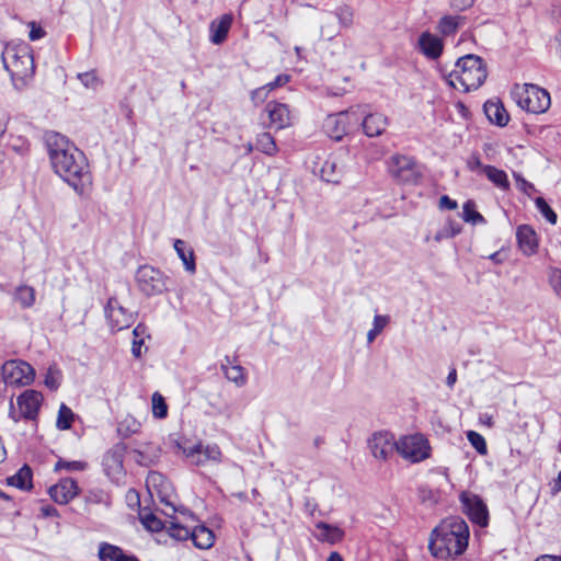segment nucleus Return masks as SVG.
Returning a JSON list of instances; mask_svg holds the SVG:
<instances>
[{"label":"nucleus","instance_id":"4","mask_svg":"<svg viewBox=\"0 0 561 561\" xmlns=\"http://www.w3.org/2000/svg\"><path fill=\"white\" fill-rule=\"evenodd\" d=\"M488 77L484 60L473 54L458 58L454 70L445 76L449 85L455 89H462L465 92L477 90Z\"/></svg>","mask_w":561,"mask_h":561},{"label":"nucleus","instance_id":"34","mask_svg":"<svg viewBox=\"0 0 561 561\" xmlns=\"http://www.w3.org/2000/svg\"><path fill=\"white\" fill-rule=\"evenodd\" d=\"M14 298L22 308H31L35 302V290L31 286H19L15 290Z\"/></svg>","mask_w":561,"mask_h":561},{"label":"nucleus","instance_id":"7","mask_svg":"<svg viewBox=\"0 0 561 561\" xmlns=\"http://www.w3.org/2000/svg\"><path fill=\"white\" fill-rule=\"evenodd\" d=\"M430 445L423 435H410L397 442V451L412 462H419L430 457Z\"/></svg>","mask_w":561,"mask_h":561},{"label":"nucleus","instance_id":"25","mask_svg":"<svg viewBox=\"0 0 561 561\" xmlns=\"http://www.w3.org/2000/svg\"><path fill=\"white\" fill-rule=\"evenodd\" d=\"M32 479V468L28 465H23L15 474L7 478V484L22 491H30L33 488Z\"/></svg>","mask_w":561,"mask_h":561},{"label":"nucleus","instance_id":"48","mask_svg":"<svg viewBox=\"0 0 561 561\" xmlns=\"http://www.w3.org/2000/svg\"><path fill=\"white\" fill-rule=\"evenodd\" d=\"M78 79L88 89H96L100 80L94 71L78 73Z\"/></svg>","mask_w":561,"mask_h":561},{"label":"nucleus","instance_id":"33","mask_svg":"<svg viewBox=\"0 0 561 561\" xmlns=\"http://www.w3.org/2000/svg\"><path fill=\"white\" fill-rule=\"evenodd\" d=\"M141 424L133 416H126L117 425V434L122 438L137 434L140 431Z\"/></svg>","mask_w":561,"mask_h":561},{"label":"nucleus","instance_id":"32","mask_svg":"<svg viewBox=\"0 0 561 561\" xmlns=\"http://www.w3.org/2000/svg\"><path fill=\"white\" fill-rule=\"evenodd\" d=\"M133 334H134V340H133V345H131V353L136 358H139L141 356V346L145 343L144 337L150 336L148 333L147 325L144 323H138L134 328Z\"/></svg>","mask_w":561,"mask_h":561},{"label":"nucleus","instance_id":"35","mask_svg":"<svg viewBox=\"0 0 561 561\" xmlns=\"http://www.w3.org/2000/svg\"><path fill=\"white\" fill-rule=\"evenodd\" d=\"M75 420V413L65 403H61L58 410L56 427L60 431H67L71 428Z\"/></svg>","mask_w":561,"mask_h":561},{"label":"nucleus","instance_id":"37","mask_svg":"<svg viewBox=\"0 0 561 561\" xmlns=\"http://www.w3.org/2000/svg\"><path fill=\"white\" fill-rule=\"evenodd\" d=\"M139 516L144 527L152 533L161 531L167 527V525L152 512H140Z\"/></svg>","mask_w":561,"mask_h":561},{"label":"nucleus","instance_id":"12","mask_svg":"<svg viewBox=\"0 0 561 561\" xmlns=\"http://www.w3.org/2000/svg\"><path fill=\"white\" fill-rule=\"evenodd\" d=\"M3 374L9 382L30 385L35 377L34 368L23 360H11L3 365Z\"/></svg>","mask_w":561,"mask_h":561},{"label":"nucleus","instance_id":"47","mask_svg":"<svg viewBox=\"0 0 561 561\" xmlns=\"http://www.w3.org/2000/svg\"><path fill=\"white\" fill-rule=\"evenodd\" d=\"M389 318L387 316L376 314L374 318V328L370 329L367 333V342L373 343L376 336L383 330L387 325Z\"/></svg>","mask_w":561,"mask_h":561},{"label":"nucleus","instance_id":"62","mask_svg":"<svg viewBox=\"0 0 561 561\" xmlns=\"http://www.w3.org/2000/svg\"><path fill=\"white\" fill-rule=\"evenodd\" d=\"M520 181H522V190L525 193H528V190H535V187H534V185L531 183L527 182L524 179H520Z\"/></svg>","mask_w":561,"mask_h":561},{"label":"nucleus","instance_id":"52","mask_svg":"<svg viewBox=\"0 0 561 561\" xmlns=\"http://www.w3.org/2000/svg\"><path fill=\"white\" fill-rule=\"evenodd\" d=\"M550 283H551L553 289L556 290V293L559 296H561V271L560 270L552 271L551 276H550Z\"/></svg>","mask_w":561,"mask_h":561},{"label":"nucleus","instance_id":"2","mask_svg":"<svg viewBox=\"0 0 561 561\" xmlns=\"http://www.w3.org/2000/svg\"><path fill=\"white\" fill-rule=\"evenodd\" d=\"M469 534V527L462 518H448L433 529L428 549L438 559L459 557L468 547Z\"/></svg>","mask_w":561,"mask_h":561},{"label":"nucleus","instance_id":"8","mask_svg":"<svg viewBox=\"0 0 561 561\" xmlns=\"http://www.w3.org/2000/svg\"><path fill=\"white\" fill-rule=\"evenodd\" d=\"M350 160V153L345 149L331 154L320 168L321 179L328 183H339L347 169Z\"/></svg>","mask_w":561,"mask_h":561},{"label":"nucleus","instance_id":"41","mask_svg":"<svg viewBox=\"0 0 561 561\" xmlns=\"http://www.w3.org/2000/svg\"><path fill=\"white\" fill-rule=\"evenodd\" d=\"M87 502L90 504H100L110 507L112 504L111 495L102 489L90 490L87 495Z\"/></svg>","mask_w":561,"mask_h":561},{"label":"nucleus","instance_id":"26","mask_svg":"<svg viewBox=\"0 0 561 561\" xmlns=\"http://www.w3.org/2000/svg\"><path fill=\"white\" fill-rule=\"evenodd\" d=\"M316 527L319 530L317 538L321 541L336 543L340 542L344 537V531L337 526H333L324 522H319Z\"/></svg>","mask_w":561,"mask_h":561},{"label":"nucleus","instance_id":"6","mask_svg":"<svg viewBox=\"0 0 561 561\" xmlns=\"http://www.w3.org/2000/svg\"><path fill=\"white\" fill-rule=\"evenodd\" d=\"M517 104L520 108L533 114L545 113L551 104L549 93L535 84H526L517 94Z\"/></svg>","mask_w":561,"mask_h":561},{"label":"nucleus","instance_id":"64","mask_svg":"<svg viewBox=\"0 0 561 561\" xmlns=\"http://www.w3.org/2000/svg\"><path fill=\"white\" fill-rule=\"evenodd\" d=\"M232 496H236L237 499H239L242 502H247L248 501V495H247L245 492L232 493Z\"/></svg>","mask_w":561,"mask_h":561},{"label":"nucleus","instance_id":"28","mask_svg":"<svg viewBox=\"0 0 561 561\" xmlns=\"http://www.w3.org/2000/svg\"><path fill=\"white\" fill-rule=\"evenodd\" d=\"M214 534L206 526H197L192 530L191 539L195 547L208 549L214 545Z\"/></svg>","mask_w":561,"mask_h":561},{"label":"nucleus","instance_id":"53","mask_svg":"<svg viewBox=\"0 0 561 561\" xmlns=\"http://www.w3.org/2000/svg\"><path fill=\"white\" fill-rule=\"evenodd\" d=\"M44 382L45 386L48 387L50 390H56L59 387V381L50 368L47 375L45 376Z\"/></svg>","mask_w":561,"mask_h":561},{"label":"nucleus","instance_id":"30","mask_svg":"<svg viewBox=\"0 0 561 561\" xmlns=\"http://www.w3.org/2000/svg\"><path fill=\"white\" fill-rule=\"evenodd\" d=\"M220 368L225 377L229 381L233 382L237 387H243L247 383L248 378L245 369L241 365L236 364L229 367L225 364H221Z\"/></svg>","mask_w":561,"mask_h":561},{"label":"nucleus","instance_id":"13","mask_svg":"<svg viewBox=\"0 0 561 561\" xmlns=\"http://www.w3.org/2000/svg\"><path fill=\"white\" fill-rule=\"evenodd\" d=\"M368 446L375 458L387 460L397 450V442L388 432H377L368 440Z\"/></svg>","mask_w":561,"mask_h":561},{"label":"nucleus","instance_id":"15","mask_svg":"<svg viewBox=\"0 0 561 561\" xmlns=\"http://www.w3.org/2000/svg\"><path fill=\"white\" fill-rule=\"evenodd\" d=\"M79 491L78 483L72 478H64L57 484L49 488L48 493L58 504L69 503Z\"/></svg>","mask_w":561,"mask_h":561},{"label":"nucleus","instance_id":"29","mask_svg":"<svg viewBox=\"0 0 561 561\" xmlns=\"http://www.w3.org/2000/svg\"><path fill=\"white\" fill-rule=\"evenodd\" d=\"M184 454L187 457H194L198 455V457L204 454L206 459L219 461L221 457L220 448L217 445H207L204 449L202 444H196L190 448L184 449Z\"/></svg>","mask_w":561,"mask_h":561},{"label":"nucleus","instance_id":"16","mask_svg":"<svg viewBox=\"0 0 561 561\" xmlns=\"http://www.w3.org/2000/svg\"><path fill=\"white\" fill-rule=\"evenodd\" d=\"M265 111L268 115L271 127L283 129L290 124V114L286 104L268 102Z\"/></svg>","mask_w":561,"mask_h":561},{"label":"nucleus","instance_id":"18","mask_svg":"<svg viewBox=\"0 0 561 561\" xmlns=\"http://www.w3.org/2000/svg\"><path fill=\"white\" fill-rule=\"evenodd\" d=\"M98 558L100 561H139L131 553H126L121 547L105 541L99 543Z\"/></svg>","mask_w":561,"mask_h":561},{"label":"nucleus","instance_id":"49","mask_svg":"<svg viewBox=\"0 0 561 561\" xmlns=\"http://www.w3.org/2000/svg\"><path fill=\"white\" fill-rule=\"evenodd\" d=\"M480 157L477 153L471 154L467 160V168L471 172H477L479 174L483 173V168H485Z\"/></svg>","mask_w":561,"mask_h":561},{"label":"nucleus","instance_id":"1","mask_svg":"<svg viewBox=\"0 0 561 561\" xmlns=\"http://www.w3.org/2000/svg\"><path fill=\"white\" fill-rule=\"evenodd\" d=\"M50 164L54 172L68 183L79 195L91 184V174L85 154L65 136L49 131L45 136Z\"/></svg>","mask_w":561,"mask_h":561},{"label":"nucleus","instance_id":"42","mask_svg":"<svg viewBox=\"0 0 561 561\" xmlns=\"http://www.w3.org/2000/svg\"><path fill=\"white\" fill-rule=\"evenodd\" d=\"M535 204L539 213L551 224L556 225L558 216L543 197H537Z\"/></svg>","mask_w":561,"mask_h":561},{"label":"nucleus","instance_id":"3","mask_svg":"<svg viewBox=\"0 0 561 561\" xmlns=\"http://www.w3.org/2000/svg\"><path fill=\"white\" fill-rule=\"evenodd\" d=\"M1 60L4 69L10 73L13 88L16 91L25 90L35 73L32 47L27 43L5 44Z\"/></svg>","mask_w":561,"mask_h":561},{"label":"nucleus","instance_id":"20","mask_svg":"<svg viewBox=\"0 0 561 561\" xmlns=\"http://www.w3.org/2000/svg\"><path fill=\"white\" fill-rule=\"evenodd\" d=\"M126 450V444L117 443L106 453L103 459V465L107 474H110L111 471L116 473L122 471Z\"/></svg>","mask_w":561,"mask_h":561},{"label":"nucleus","instance_id":"9","mask_svg":"<svg viewBox=\"0 0 561 561\" xmlns=\"http://www.w3.org/2000/svg\"><path fill=\"white\" fill-rule=\"evenodd\" d=\"M463 513L468 518L480 527L488 526L489 511L483 500L473 493L462 492L460 494Z\"/></svg>","mask_w":561,"mask_h":561},{"label":"nucleus","instance_id":"21","mask_svg":"<svg viewBox=\"0 0 561 561\" xmlns=\"http://www.w3.org/2000/svg\"><path fill=\"white\" fill-rule=\"evenodd\" d=\"M420 50L430 59H437L443 53V42L436 35L424 32L419 37Z\"/></svg>","mask_w":561,"mask_h":561},{"label":"nucleus","instance_id":"57","mask_svg":"<svg viewBox=\"0 0 561 561\" xmlns=\"http://www.w3.org/2000/svg\"><path fill=\"white\" fill-rule=\"evenodd\" d=\"M9 417L14 422L18 423L23 416L21 415V411L19 412L15 410L13 401H10V409H9Z\"/></svg>","mask_w":561,"mask_h":561},{"label":"nucleus","instance_id":"50","mask_svg":"<svg viewBox=\"0 0 561 561\" xmlns=\"http://www.w3.org/2000/svg\"><path fill=\"white\" fill-rule=\"evenodd\" d=\"M270 90L266 85L260 87L251 92V100L257 105L260 103H263L268 94Z\"/></svg>","mask_w":561,"mask_h":561},{"label":"nucleus","instance_id":"38","mask_svg":"<svg viewBox=\"0 0 561 561\" xmlns=\"http://www.w3.org/2000/svg\"><path fill=\"white\" fill-rule=\"evenodd\" d=\"M168 524L169 525H167L165 529L170 537L179 541L191 539L192 530L187 527L176 520H171Z\"/></svg>","mask_w":561,"mask_h":561},{"label":"nucleus","instance_id":"36","mask_svg":"<svg viewBox=\"0 0 561 561\" xmlns=\"http://www.w3.org/2000/svg\"><path fill=\"white\" fill-rule=\"evenodd\" d=\"M255 148L268 156H273L277 151L275 140L270 133H262L257 135Z\"/></svg>","mask_w":561,"mask_h":561},{"label":"nucleus","instance_id":"31","mask_svg":"<svg viewBox=\"0 0 561 561\" xmlns=\"http://www.w3.org/2000/svg\"><path fill=\"white\" fill-rule=\"evenodd\" d=\"M483 174L491 181L494 185H496L500 188L506 190L510 186V182L507 179L506 173L497 169L493 165H486L483 168Z\"/></svg>","mask_w":561,"mask_h":561},{"label":"nucleus","instance_id":"10","mask_svg":"<svg viewBox=\"0 0 561 561\" xmlns=\"http://www.w3.org/2000/svg\"><path fill=\"white\" fill-rule=\"evenodd\" d=\"M389 172L402 183H415L420 176L415 161L407 156L391 157Z\"/></svg>","mask_w":561,"mask_h":561},{"label":"nucleus","instance_id":"59","mask_svg":"<svg viewBox=\"0 0 561 561\" xmlns=\"http://www.w3.org/2000/svg\"><path fill=\"white\" fill-rule=\"evenodd\" d=\"M457 381V371L456 369H451L446 378V385L449 387V388H453L454 385L456 383Z\"/></svg>","mask_w":561,"mask_h":561},{"label":"nucleus","instance_id":"54","mask_svg":"<svg viewBox=\"0 0 561 561\" xmlns=\"http://www.w3.org/2000/svg\"><path fill=\"white\" fill-rule=\"evenodd\" d=\"M476 0H450V5L458 11H463L473 5Z\"/></svg>","mask_w":561,"mask_h":561},{"label":"nucleus","instance_id":"43","mask_svg":"<svg viewBox=\"0 0 561 561\" xmlns=\"http://www.w3.org/2000/svg\"><path fill=\"white\" fill-rule=\"evenodd\" d=\"M87 468H88V463L85 461H79V460L68 461V460L60 458L55 463L54 470L55 471H60V470L83 471Z\"/></svg>","mask_w":561,"mask_h":561},{"label":"nucleus","instance_id":"44","mask_svg":"<svg viewBox=\"0 0 561 561\" xmlns=\"http://www.w3.org/2000/svg\"><path fill=\"white\" fill-rule=\"evenodd\" d=\"M152 413L157 419H164L168 415V405L159 392L152 394Z\"/></svg>","mask_w":561,"mask_h":561},{"label":"nucleus","instance_id":"23","mask_svg":"<svg viewBox=\"0 0 561 561\" xmlns=\"http://www.w3.org/2000/svg\"><path fill=\"white\" fill-rule=\"evenodd\" d=\"M484 113L488 119L500 127L507 125L510 121L508 113L504 108L500 100H489L483 105Z\"/></svg>","mask_w":561,"mask_h":561},{"label":"nucleus","instance_id":"61","mask_svg":"<svg viewBox=\"0 0 561 561\" xmlns=\"http://www.w3.org/2000/svg\"><path fill=\"white\" fill-rule=\"evenodd\" d=\"M327 561H343V558H342V556L339 552L333 551V552L330 553V556L327 559Z\"/></svg>","mask_w":561,"mask_h":561},{"label":"nucleus","instance_id":"24","mask_svg":"<svg viewBox=\"0 0 561 561\" xmlns=\"http://www.w3.org/2000/svg\"><path fill=\"white\" fill-rule=\"evenodd\" d=\"M232 15L224 14L219 21H213L210 24V41L215 45H219L227 38L228 32L232 24Z\"/></svg>","mask_w":561,"mask_h":561},{"label":"nucleus","instance_id":"22","mask_svg":"<svg viewBox=\"0 0 561 561\" xmlns=\"http://www.w3.org/2000/svg\"><path fill=\"white\" fill-rule=\"evenodd\" d=\"M362 126L368 137H377L386 130L388 118L381 113H369L364 116Z\"/></svg>","mask_w":561,"mask_h":561},{"label":"nucleus","instance_id":"40","mask_svg":"<svg viewBox=\"0 0 561 561\" xmlns=\"http://www.w3.org/2000/svg\"><path fill=\"white\" fill-rule=\"evenodd\" d=\"M463 20L465 18L462 16L445 15L439 21V31L444 35L454 34L458 30L460 22Z\"/></svg>","mask_w":561,"mask_h":561},{"label":"nucleus","instance_id":"27","mask_svg":"<svg viewBox=\"0 0 561 561\" xmlns=\"http://www.w3.org/2000/svg\"><path fill=\"white\" fill-rule=\"evenodd\" d=\"M174 250L182 260L185 270L190 273H195L196 264L193 249L187 247L185 241L176 239L174 241Z\"/></svg>","mask_w":561,"mask_h":561},{"label":"nucleus","instance_id":"19","mask_svg":"<svg viewBox=\"0 0 561 561\" xmlns=\"http://www.w3.org/2000/svg\"><path fill=\"white\" fill-rule=\"evenodd\" d=\"M516 239L520 251L525 255H533L538 249L535 230L528 225H520L516 231Z\"/></svg>","mask_w":561,"mask_h":561},{"label":"nucleus","instance_id":"63","mask_svg":"<svg viewBox=\"0 0 561 561\" xmlns=\"http://www.w3.org/2000/svg\"><path fill=\"white\" fill-rule=\"evenodd\" d=\"M7 130V123L4 121V116L3 115H0V137L3 136V134L5 133Z\"/></svg>","mask_w":561,"mask_h":561},{"label":"nucleus","instance_id":"58","mask_svg":"<svg viewBox=\"0 0 561 561\" xmlns=\"http://www.w3.org/2000/svg\"><path fill=\"white\" fill-rule=\"evenodd\" d=\"M45 35V32L42 27H35L33 25L32 30L30 31L28 37L31 41H37L42 38Z\"/></svg>","mask_w":561,"mask_h":561},{"label":"nucleus","instance_id":"55","mask_svg":"<svg viewBox=\"0 0 561 561\" xmlns=\"http://www.w3.org/2000/svg\"><path fill=\"white\" fill-rule=\"evenodd\" d=\"M439 207L453 210L458 207V204L455 199H451L448 195H443L439 198Z\"/></svg>","mask_w":561,"mask_h":561},{"label":"nucleus","instance_id":"46","mask_svg":"<svg viewBox=\"0 0 561 561\" xmlns=\"http://www.w3.org/2000/svg\"><path fill=\"white\" fill-rule=\"evenodd\" d=\"M334 14L341 26L350 27L353 24L354 12L348 5L336 8Z\"/></svg>","mask_w":561,"mask_h":561},{"label":"nucleus","instance_id":"17","mask_svg":"<svg viewBox=\"0 0 561 561\" xmlns=\"http://www.w3.org/2000/svg\"><path fill=\"white\" fill-rule=\"evenodd\" d=\"M353 111L340 112L337 114L329 115L324 122V128L334 140H341L347 133L346 119Z\"/></svg>","mask_w":561,"mask_h":561},{"label":"nucleus","instance_id":"56","mask_svg":"<svg viewBox=\"0 0 561 561\" xmlns=\"http://www.w3.org/2000/svg\"><path fill=\"white\" fill-rule=\"evenodd\" d=\"M41 512H42V515L45 516V517H57V516H59L58 511L56 510V507H54L51 505H44V506H42Z\"/></svg>","mask_w":561,"mask_h":561},{"label":"nucleus","instance_id":"51","mask_svg":"<svg viewBox=\"0 0 561 561\" xmlns=\"http://www.w3.org/2000/svg\"><path fill=\"white\" fill-rule=\"evenodd\" d=\"M290 76L286 73L278 75L273 81L265 84L270 91H273L274 89L282 87L289 82Z\"/></svg>","mask_w":561,"mask_h":561},{"label":"nucleus","instance_id":"5","mask_svg":"<svg viewBox=\"0 0 561 561\" xmlns=\"http://www.w3.org/2000/svg\"><path fill=\"white\" fill-rule=\"evenodd\" d=\"M138 289L147 297L161 295L168 290L169 277L151 265H141L135 275Z\"/></svg>","mask_w":561,"mask_h":561},{"label":"nucleus","instance_id":"11","mask_svg":"<svg viewBox=\"0 0 561 561\" xmlns=\"http://www.w3.org/2000/svg\"><path fill=\"white\" fill-rule=\"evenodd\" d=\"M105 317L113 330L121 331L135 322V314L125 309L115 297H111L104 307Z\"/></svg>","mask_w":561,"mask_h":561},{"label":"nucleus","instance_id":"45","mask_svg":"<svg viewBox=\"0 0 561 561\" xmlns=\"http://www.w3.org/2000/svg\"><path fill=\"white\" fill-rule=\"evenodd\" d=\"M467 438L471 446L480 454L485 455L488 451L486 442L484 437L476 431H468Z\"/></svg>","mask_w":561,"mask_h":561},{"label":"nucleus","instance_id":"39","mask_svg":"<svg viewBox=\"0 0 561 561\" xmlns=\"http://www.w3.org/2000/svg\"><path fill=\"white\" fill-rule=\"evenodd\" d=\"M462 219L473 225L485 222L484 217L476 210V203L471 199L467 201L462 206Z\"/></svg>","mask_w":561,"mask_h":561},{"label":"nucleus","instance_id":"14","mask_svg":"<svg viewBox=\"0 0 561 561\" xmlns=\"http://www.w3.org/2000/svg\"><path fill=\"white\" fill-rule=\"evenodd\" d=\"M43 401V394L39 391L28 389L16 398V404L21 415L25 420L34 421L37 419L39 408Z\"/></svg>","mask_w":561,"mask_h":561},{"label":"nucleus","instance_id":"60","mask_svg":"<svg viewBox=\"0 0 561 561\" xmlns=\"http://www.w3.org/2000/svg\"><path fill=\"white\" fill-rule=\"evenodd\" d=\"M536 561H561V557L546 554L542 556L541 558H538Z\"/></svg>","mask_w":561,"mask_h":561}]
</instances>
